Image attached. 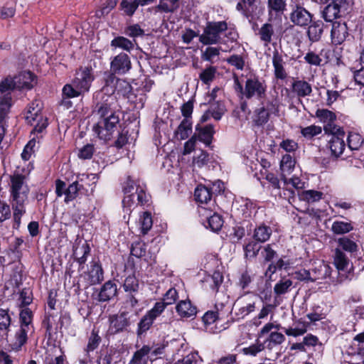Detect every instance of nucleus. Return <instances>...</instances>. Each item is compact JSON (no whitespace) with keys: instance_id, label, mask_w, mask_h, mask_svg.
<instances>
[{"instance_id":"f257e3e1","label":"nucleus","mask_w":364,"mask_h":364,"mask_svg":"<svg viewBox=\"0 0 364 364\" xmlns=\"http://www.w3.org/2000/svg\"><path fill=\"white\" fill-rule=\"evenodd\" d=\"M145 186L141 185L139 181H134L130 176L123 186L124 197L122 200V205L126 211L130 210L131 207L135 203V195L137 198V203L144 205L149 201L150 196L146 193Z\"/></svg>"},{"instance_id":"f03ea898","label":"nucleus","mask_w":364,"mask_h":364,"mask_svg":"<svg viewBox=\"0 0 364 364\" xmlns=\"http://www.w3.org/2000/svg\"><path fill=\"white\" fill-rule=\"evenodd\" d=\"M228 30L225 21H208L203 28V32L199 36V41L205 46L216 45L225 43L221 35Z\"/></svg>"},{"instance_id":"7ed1b4c3","label":"nucleus","mask_w":364,"mask_h":364,"mask_svg":"<svg viewBox=\"0 0 364 364\" xmlns=\"http://www.w3.org/2000/svg\"><path fill=\"white\" fill-rule=\"evenodd\" d=\"M29 188L26 181V176L14 173L10 177V198L11 205H24L28 200Z\"/></svg>"},{"instance_id":"20e7f679","label":"nucleus","mask_w":364,"mask_h":364,"mask_svg":"<svg viewBox=\"0 0 364 364\" xmlns=\"http://www.w3.org/2000/svg\"><path fill=\"white\" fill-rule=\"evenodd\" d=\"M120 128L118 115L111 114L109 117L100 119L94 126L93 130L100 139L109 141L114 132H119Z\"/></svg>"},{"instance_id":"39448f33","label":"nucleus","mask_w":364,"mask_h":364,"mask_svg":"<svg viewBox=\"0 0 364 364\" xmlns=\"http://www.w3.org/2000/svg\"><path fill=\"white\" fill-rule=\"evenodd\" d=\"M41 107L38 100H33L28 107L26 114V120L28 123L34 126L35 132H42L48 126L46 118H43L41 114Z\"/></svg>"},{"instance_id":"423d86ee","label":"nucleus","mask_w":364,"mask_h":364,"mask_svg":"<svg viewBox=\"0 0 364 364\" xmlns=\"http://www.w3.org/2000/svg\"><path fill=\"white\" fill-rule=\"evenodd\" d=\"M267 85L264 80H260L258 76L253 75L247 77L245 83V95L247 100L255 98L262 99L265 97Z\"/></svg>"},{"instance_id":"0eeeda50","label":"nucleus","mask_w":364,"mask_h":364,"mask_svg":"<svg viewBox=\"0 0 364 364\" xmlns=\"http://www.w3.org/2000/svg\"><path fill=\"white\" fill-rule=\"evenodd\" d=\"M192 326L209 333H218L229 328L235 320H191Z\"/></svg>"},{"instance_id":"6e6552de","label":"nucleus","mask_w":364,"mask_h":364,"mask_svg":"<svg viewBox=\"0 0 364 364\" xmlns=\"http://www.w3.org/2000/svg\"><path fill=\"white\" fill-rule=\"evenodd\" d=\"M95 77L91 68H80L75 73V78L72 80L74 86L79 90L82 95L87 92Z\"/></svg>"},{"instance_id":"1a4fd4ad","label":"nucleus","mask_w":364,"mask_h":364,"mask_svg":"<svg viewBox=\"0 0 364 364\" xmlns=\"http://www.w3.org/2000/svg\"><path fill=\"white\" fill-rule=\"evenodd\" d=\"M116 75L117 74L110 71L106 75L103 90L112 93L117 90L118 91H122L124 95H127L131 92V85L127 81L117 78Z\"/></svg>"},{"instance_id":"9d476101","label":"nucleus","mask_w":364,"mask_h":364,"mask_svg":"<svg viewBox=\"0 0 364 364\" xmlns=\"http://www.w3.org/2000/svg\"><path fill=\"white\" fill-rule=\"evenodd\" d=\"M18 311L19 318H32L33 311L29 305L33 301V293L30 288H23L19 294Z\"/></svg>"},{"instance_id":"9b49d317","label":"nucleus","mask_w":364,"mask_h":364,"mask_svg":"<svg viewBox=\"0 0 364 364\" xmlns=\"http://www.w3.org/2000/svg\"><path fill=\"white\" fill-rule=\"evenodd\" d=\"M321 1L323 4H327L322 10L321 17L325 21L333 23L334 20L341 17V8L346 4V1L341 2L336 0Z\"/></svg>"},{"instance_id":"f8f14e48","label":"nucleus","mask_w":364,"mask_h":364,"mask_svg":"<svg viewBox=\"0 0 364 364\" xmlns=\"http://www.w3.org/2000/svg\"><path fill=\"white\" fill-rule=\"evenodd\" d=\"M313 15L300 4H296L290 14L291 21L297 26L307 27L312 21Z\"/></svg>"},{"instance_id":"ddd939ff","label":"nucleus","mask_w":364,"mask_h":364,"mask_svg":"<svg viewBox=\"0 0 364 364\" xmlns=\"http://www.w3.org/2000/svg\"><path fill=\"white\" fill-rule=\"evenodd\" d=\"M132 68L129 56L125 53H120L114 56L110 62V71L122 75L127 73Z\"/></svg>"},{"instance_id":"4468645a","label":"nucleus","mask_w":364,"mask_h":364,"mask_svg":"<svg viewBox=\"0 0 364 364\" xmlns=\"http://www.w3.org/2000/svg\"><path fill=\"white\" fill-rule=\"evenodd\" d=\"M21 325L19 329L15 334L16 342L14 343V349L19 350L28 340V334L34 332V327L32 323L33 320H20Z\"/></svg>"},{"instance_id":"2eb2a0df","label":"nucleus","mask_w":364,"mask_h":364,"mask_svg":"<svg viewBox=\"0 0 364 364\" xmlns=\"http://www.w3.org/2000/svg\"><path fill=\"white\" fill-rule=\"evenodd\" d=\"M348 36V29L345 22L336 21L332 24L331 31V42L334 45L342 44Z\"/></svg>"},{"instance_id":"dca6fc26","label":"nucleus","mask_w":364,"mask_h":364,"mask_svg":"<svg viewBox=\"0 0 364 364\" xmlns=\"http://www.w3.org/2000/svg\"><path fill=\"white\" fill-rule=\"evenodd\" d=\"M87 284L95 285L100 283L104 279V271L98 261L92 260L87 273Z\"/></svg>"},{"instance_id":"f3484780","label":"nucleus","mask_w":364,"mask_h":364,"mask_svg":"<svg viewBox=\"0 0 364 364\" xmlns=\"http://www.w3.org/2000/svg\"><path fill=\"white\" fill-rule=\"evenodd\" d=\"M316 321L317 320H310V322H306L302 320H293L291 325L287 327H281V329L288 336L297 337L304 335L307 331V328L311 323Z\"/></svg>"},{"instance_id":"a211bd4d","label":"nucleus","mask_w":364,"mask_h":364,"mask_svg":"<svg viewBox=\"0 0 364 364\" xmlns=\"http://www.w3.org/2000/svg\"><path fill=\"white\" fill-rule=\"evenodd\" d=\"M17 90H31L36 83V76L30 71H23L14 77Z\"/></svg>"},{"instance_id":"6ab92c4d","label":"nucleus","mask_w":364,"mask_h":364,"mask_svg":"<svg viewBox=\"0 0 364 364\" xmlns=\"http://www.w3.org/2000/svg\"><path fill=\"white\" fill-rule=\"evenodd\" d=\"M82 179L75 181L70 183L65 189V203H68L70 201L76 199L80 195L88 196V190L86 189L83 184L80 182Z\"/></svg>"},{"instance_id":"aec40b11","label":"nucleus","mask_w":364,"mask_h":364,"mask_svg":"<svg viewBox=\"0 0 364 364\" xmlns=\"http://www.w3.org/2000/svg\"><path fill=\"white\" fill-rule=\"evenodd\" d=\"M215 134L214 127L212 124H207L205 126H200L198 124L196 127V132L193 136H196V140H198L205 144L206 146H210Z\"/></svg>"},{"instance_id":"412c9836","label":"nucleus","mask_w":364,"mask_h":364,"mask_svg":"<svg viewBox=\"0 0 364 364\" xmlns=\"http://www.w3.org/2000/svg\"><path fill=\"white\" fill-rule=\"evenodd\" d=\"M272 65L276 79L284 80L287 77L288 74L284 68L283 57L277 49L272 53Z\"/></svg>"},{"instance_id":"4be33fe9","label":"nucleus","mask_w":364,"mask_h":364,"mask_svg":"<svg viewBox=\"0 0 364 364\" xmlns=\"http://www.w3.org/2000/svg\"><path fill=\"white\" fill-rule=\"evenodd\" d=\"M331 267L323 262H316L310 271V282L323 280L330 277Z\"/></svg>"},{"instance_id":"5701e85b","label":"nucleus","mask_w":364,"mask_h":364,"mask_svg":"<svg viewBox=\"0 0 364 364\" xmlns=\"http://www.w3.org/2000/svg\"><path fill=\"white\" fill-rule=\"evenodd\" d=\"M291 92L299 98L310 96L312 92L311 85L304 80L296 79L291 83Z\"/></svg>"},{"instance_id":"b1692460","label":"nucleus","mask_w":364,"mask_h":364,"mask_svg":"<svg viewBox=\"0 0 364 364\" xmlns=\"http://www.w3.org/2000/svg\"><path fill=\"white\" fill-rule=\"evenodd\" d=\"M307 36L311 43L318 42L323 33L324 23L321 20L312 21L307 26Z\"/></svg>"},{"instance_id":"393cba45","label":"nucleus","mask_w":364,"mask_h":364,"mask_svg":"<svg viewBox=\"0 0 364 364\" xmlns=\"http://www.w3.org/2000/svg\"><path fill=\"white\" fill-rule=\"evenodd\" d=\"M150 346L143 345L133 353L128 364H148L149 361H150Z\"/></svg>"},{"instance_id":"a878e982","label":"nucleus","mask_w":364,"mask_h":364,"mask_svg":"<svg viewBox=\"0 0 364 364\" xmlns=\"http://www.w3.org/2000/svg\"><path fill=\"white\" fill-rule=\"evenodd\" d=\"M117 284L114 282L109 280L107 282H105L100 289V291L98 294L99 301H109L114 297H115L117 296Z\"/></svg>"},{"instance_id":"bb28decb","label":"nucleus","mask_w":364,"mask_h":364,"mask_svg":"<svg viewBox=\"0 0 364 364\" xmlns=\"http://www.w3.org/2000/svg\"><path fill=\"white\" fill-rule=\"evenodd\" d=\"M285 341V336L279 332H272L268 338L262 343L264 349H268L269 351L272 350H279V346Z\"/></svg>"},{"instance_id":"cd10ccee","label":"nucleus","mask_w":364,"mask_h":364,"mask_svg":"<svg viewBox=\"0 0 364 364\" xmlns=\"http://www.w3.org/2000/svg\"><path fill=\"white\" fill-rule=\"evenodd\" d=\"M345 136H331L328 141V147L331 150V155L336 158L340 156L345 150Z\"/></svg>"},{"instance_id":"c85d7f7f","label":"nucleus","mask_w":364,"mask_h":364,"mask_svg":"<svg viewBox=\"0 0 364 364\" xmlns=\"http://www.w3.org/2000/svg\"><path fill=\"white\" fill-rule=\"evenodd\" d=\"M178 315L181 317H191L196 315L197 308L190 300L181 301L176 306Z\"/></svg>"},{"instance_id":"c756f323","label":"nucleus","mask_w":364,"mask_h":364,"mask_svg":"<svg viewBox=\"0 0 364 364\" xmlns=\"http://www.w3.org/2000/svg\"><path fill=\"white\" fill-rule=\"evenodd\" d=\"M272 234V228L265 224H261L257 226L253 232V239L258 242H265Z\"/></svg>"},{"instance_id":"7c9ffc66","label":"nucleus","mask_w":364,"mask_h":364,"mask_svg":"<svg viewBox=\"0 0 364 364\" xmlns=\"http://www.w3.org/2000/svg\"><path fill=\"white\" fill-rule=\"evenodd\" d=\"M196 201L201 204H208L213 198L211 189L208 186L199 185L194 193Z\"/></svg>"},{"instance_id":"2f4dec72","label":"nucleus","mask_w":364,"mask_h":364,"mask_svg":"<svg viewBox=\"0 0 364 364\" xmlns=\"http://www.w3.org/2000/svg\"><path fill=\"white\" fill-rule=\"evenodd\" d=\"M100 330L95 326L92 328L90 336L88 337V342L86 347L84 348V351L90 353V352L96 350L101 341L102 338L100 336Z\"/></svg>"},{"instance_id":"473e14b6","label":"nucleus","mask_w":364,"mask_h":364,"mask_svg":"<svg viewBox=\"0 0 364 364\" xmlns=\"http://www.w3.org/2000/svg\"><path fill=\"white\" fill-rule=\"evenodd\" d=\"M192 132V120L183 119L178 125L175 134L180 140L186 139Z\"/></svg>"},{"instance_id":"72a5a7b5","label":"nucleus","mask_w":364,"mask_h":364,"mask_svg":"<svg viewBox=\"0 0 364 364\" xmlns=\"http://www.w3.org/2000/svg\"><path fill=\"white\" fill-rule=\"evenodd\" d=\"M274 33L273 26L269 23L263 24L258 32L261 41H262L266 46L271 43Z\"/></svg>"},{"instance_id":"f704fd0d","label":"nucleus","mask_w":364,"mask_h":364,"mask_svg":"<svg viewBox=\"0 0 364 364\" xmlns=\"http://www.w3.org/2000/svg\"><path fill=\"white\" fill-rule=\"evenodd\" d=\"M321 127L311 124L306 127H301V134L306 141H311L322 133Z\"/></svg>"},{"instance_id":"c9c22d12","label":"nucleus","mask_w":364,"mask_h":364,"mask_svg":"<svg viewBox=\"0 0 364 364\" xmlns=\"http://www.w3.org/2000/svg\"><path fill=\"white\" fill-rule=\"evenodd\" d=\"M137 299L133 296H130L129 301L126 303V306L121 309L120 314L123 318H127L133 316H137L138 313L136 309H134V306L137 304Z\"/></svg>"},{"instance_id":"e433bc0d","label":"nucleus","mask_w":364,"mask_h":364,"mask_svg":"<svg viewBox=\"0 0 364 364\" xmlns=\"http://www.w3.org/2000/svg\"><path fill=\"white\" fill-rule=\"evenodd\" d=\"M353 226L350 222L336 220L332 223L331 231L336 235H343L353 230Z\"/></svg>"},{"instance_id":"4c0bfd02","label":"nucleus","mask_w":364,"mask_h":364,"mask_svg":"<svg viewBox=\"0 0 364 364\" xmlns=\"http://www.w3.org/2000/svg\"><path fill=\"white\" fill-rule=\"evenodd\" d=\"M334 264L338 270H346L349 264V259L346 254L341 249L337 248L335 251Z\"/></svg>"},{"instance_id":"58836bf2","label":"nucleus","mask_w":364,"mask_h":364,"mask_svg":"<svg viewBox=\"0 0 364 364\" xmlns=\"http://www.w3.org/2000/svg\"><path fill=\"white\" fill-rule=\"evenodd\" d=\"M109 326L107 333L109 335H115L123 331L129 325V320H109Z\"/></svg>"},{"instance_id":"ea45409f","label":"nucleus","mask_w":364,"mask_h":364,"mask_svg":"<svg viewBox=\"0 0 364 364\" xmlns=\"http://www.w3.org/2000/svg\"><path fill=\"white\" fill-rule=\"evenodd\" d=\"M261 245L256 240H250L243 247L245 256L247 259H252L257 257Z\"/></svg>"},{"instance_id":"a19ab883","label":"nucleus","mask_w":364,"mask_h":364,"mask_svg":"<svg viewBox=\"0 0 364 364\" xmlns=\"http://www.w3.org/2000/svg\"><path fill=\"white\" fill-rule=\"evenodd\" d=\"M166 346H167V344H166L164 343H156V344H155L154 343L151 346H150V348H151V353L149 354L150 362L153 363L155 360H156L157 359L162 358L165 354V349H166Z\"/></svg>"},{"instance_id":"79ce46f5","label":"nucleus","mask_w":364,"mask_h":364,"mask_svg":"<svg viewBox=\"0 0 364 364\" xmlns=\"http://www.w3.org/2000/svg\"><path fill=\"white\" fill-rule=\"evenodd\" d=\"M55 321V320H43L42 327L46 328V333L49 337L53 333H57L58 330L61 329L63 326V320H58L57 323Z\"/></svg>"},{"instance_id":"37998d69","label":"nucleus","mask_w":364,"mask_h":364,"mask_svg":"<svg viewBox=\"0 0 364 364\" xmlns=\"http://www.w3.org/2000/svg\"><path fill=\"white\" fill-rule=\"evenodd\" d=\"M315 116L319 119L320 122L325 124L334 122L336 120V115L332 111L326 109H318Z\"/></svg>"},{"instance_id":"c03bdc74","label":"nucleus","mask_w":364,"mask_h":364,"mask_svg":"<svg viewBox=\"0 0 364 364\" xmlns=\"http://www.w3.org/2000/svg\"><path fill=\"white\" fill-rule=\"evenodd\" d=\"M285 0H267V9L269 14H282L286 9Z\"/></svg>"},{"instance_id":"a18cd8bd","label":"nucleus","mask_w":364,"mask_h":364,"mask_svg":"<svg viewBox=\"0 0 364 364\" xmlns=\"http://www.w3.org/2000/svg\"><path fill=\"white\" fill-rule=\"evenodd\" d=\"M293 282L289 279L282 278L274 287V292L276 295L280 296L290 291Z\"/></svg>"},{"instance_id":"49530a36","label":"nucleus","mask_w":364,"mask_h":364,"mask_svg":"<svg viewBox=\"0 0 364 364\" xmlns=\"http://www.w3.org/2000/svg\"><path fill=\"white\" fill-rule=\"evenodd\" d=\"M364 142L363 136L356 132H349L347 143L350 150H358Z\"/></svg>"},{"instance_id":"de8ad7c7","label":"nucleus","mask_w":364,"mask_h":364,"mask_svg":"<svg viewBox=\"0 0 364 364\" xmlns=\"http://www.w3.org/2000/svg\"><path fill=\"white\" fill-rule=\"evenodd\" d=\"M323 193L315 190L304 191L299 195L300 199L307 203L319 201L323 197Z\"/></svg>"},{"instance_id":"09e8293b","label":"nucleus","mask_w":364,"mask_h":364,"mask_svg":"<svg viewBox=\"0 0 364 364\" xmlns=\"http://www.w3.org/2000/svg\"><path fill=\"white\" fill-rule=\"evenodd\" d=\"M208 228L213 232L220 230L223 225V220L221 215L214 213L213 215L206 216Z\"/></svg>"},{"instance_id":"8fccbe9b","label":"nucleus","mask_w":364,"mask_h":364,"mask_svg":"<svg viewBox=\"0 0 364 364\" xmlns=\"http://www.w3.org/2000/svg\"><path fill=\"white\" fill-rule=\"evenodd\" d=\"M338 247L343 250L346 252L354 253L358 251V245L355 242L348 237H343L337 241Z\"/></svg>"},{"instance_id":"3c124183","label":"nucleus","mask_w":364,"mask_h":364,"mask_svg":"<svg viewBox=\"0 0 364 364\" xmlns=\"http://www.w3.org/2000/svg\"><path fill=\"white\" fill-rule=\"evenodd\" d=\"M139 224L141 232L143 235L147 234L153 225L151 215L149 212L146 211L143 213L139 218Z\"/></svg>"},{"instance_id":"603ef678","label":"nucleus","mask_w":364,"mask_h":364,"mask_svg":"<svg viewBox=\"0 0 364 364\" xmlns=\"http://www.w3.org/2000/svg\"><path fill=\"white\" fill-rule=\"evenodd\" d=\"M111 46L115 48H120L127 51H130L133 49L134 44L128 38L123 36H118L114 38L111 41Z\"/></svg>"},{"instance_id":"864d4df0","label":"nucleus","mask_w":364,"mask_h":364,"mask_svg":"<svg viewBox=\"0 0 364 364\" xmlns=\"http://www.w3.org/2000/svg\"><path fill=\"white\" fill-rule=\"evenodd\" d=\"M139 6L136 0H122L120 3L121 9L128 16H132Z\"/></svg>"},{"instance_id":"5fc2aeb1","label":"nucleus","mask_w":364,"mask_h":364,"mask_svg":"<svg viewBox=\"0 0 364 364\" xmlns=\"http://www.w3.org/2000/svg\"><path fill=\"white\" fill-rule=\"evenodd\" d=\"M217 68L209 66L203 70L199 75L200 80L205 85H209L215 77Z\"/></svg>"},{"instance_id":"6e6d98bb","label":"nucleus","mask_w":364,"mask_h":364,"mask_svg":"<svg viewBox=\"0 0 364 364\" xmlns=\"http://www.w3.org/2000/svg\"><path fill=\"white\" fill-rule=\"evenodd\" d=\"M326 134L331 136H345V132L339 126L334 124V122L325 124L323 128Z\"/></svg>"},{"instance_id":"4d7b16f0","label":"nucleus","mask_w":364,"mask_h":364,"mask_svg":"<svg viewBox=\"0 0 364 364\" xmlns=\"http://www.w3.org/2000/svg\"><path fill=\"white\" fill-rule=\"evenodd\" d=\"M269 119V112L264 107H260L255 111V124L257 126H262L266 124Z\"/></svg>"},{"instance_id":"13d9d810","label":"nucleus","mask_w":364,"mask_h":364,"mask_svg":"<svg viewBox=\"0 0 364 364\" xmlns=\"http://www.w3.org/2000/svg\"><path fill=\"white\" fill-rule=\"evenodd\" d=\"M123 287L127 292L132 293L137 291L139 289L138 279L134 274L129 275L124 280Z\"/></svg>"},{"instance_id":"bf43d9fd","label":"nucleus","mask_w":364,"mask_h":364,"mask_svg":"<svg viewBox=\"0 0 364 364\" xmlns=\"http://www.w3.org/2000/svg\"><path fill=\"white\" fill-rule=\"evenodd\" d=\"M255 0H240L236 5L237 11L241 12L242 15L248 18L250 15V8L255 5Z\"/></svg>"},{"instance_id":"052dcab7","label":"nucleus","mask_w":364,"mask_h":364,"mask_svg":"<svg viewBox=\"0 0 364 364\" xmlns=\"http://www.w3.org/2000/svg\"><path fill=\"white\" fill-rule=\"evenodd\" d=\"M95 111L100 119L109 117L111 114H115L110 108V105L107 102L97 103L95 107Z\"/></svg>"},{"instance_id":"680f3d73","label":"nucleus","mask_w":364,"mask_h":364,"mask_svg":"<svg viewBox=\"0 0 364 364\" xmlns=\"http://www.w3.org/2000/svg\"><path fill=\"white\" fill-rule=\"evenodd\" d=\"M14 210V228L18 229L21 224V219L23 214L26 213L24 205H11Z\"/></svg>"},{"instance_id":"e2e57ef3","label":"nucleus","mask_w":364,"mask_h":364,"mask_svg":"<svg viewBox=\"0 0 364 364\" xmlns=\"http://www.w3.org/2000/svg\"><path fill=\"white\" fill-rule=\"evenodd\" d=\"M16 89L14 77L8 76L0 82V92L10 93L11 91Z\"/></svg>"},{"instance_id":"0e129e2a","label":"nucleus","mask_w":364,"mask_h":364,"mask_svg":"<svg viewBox=\"0 0 364 364\" xmlns=\"http://www.w3.org/2000/svg\"><path fill=\"white\" fill-rule=\"evenodd\" d=\"M166 305L161 301L156 302L154 307L149 310L141 318H156L164 311Z\"/></svg>"},{"instance_id":"69168bd1","label":"nucleus","mask_w":364,"mask_h":364,"mask_svg":"<svg viewBox=\"0 0 364 364\" xmlns=\"http://www.w3.org/2000/svg\"><path fill=\"white\" fill-rule=\"evenodd\" d=\"M227 63L232 66H234L237 70H242L244 69L245 62L242 55H232L226 60Z\"/></svg>"},{"instance_id":"338daca9","label":"nucleus","mask_w":364,"mask_h":364,"mask_svg":"<svg viewBox=\"0 0 364 364\" xmlns=\"http://www.w3.org/2000/svg\"><path fill=\"white\" fill-rule=\"evenodd\" d=\"M63 95L68 98H73L82 95L81 92L74 86L73 82L71 84H66L64 85L63 88Z\"/></svg>"},{"instance_id":"774afa93","label":"nucleus","mask_w":364,"mask_h":364,"mask_svg":"<svg viewBox=\"0 0 364 364\" xmlns=\"http://www.w3.org/2000/svg\"><path fill=\"white\" fill-rule=\"evenodd\" d=\"M178 297V295L176 289L175 288H170L164 295L161 302L166 306L171 305L176 302Z\"/></svg>"}]
</instances>
